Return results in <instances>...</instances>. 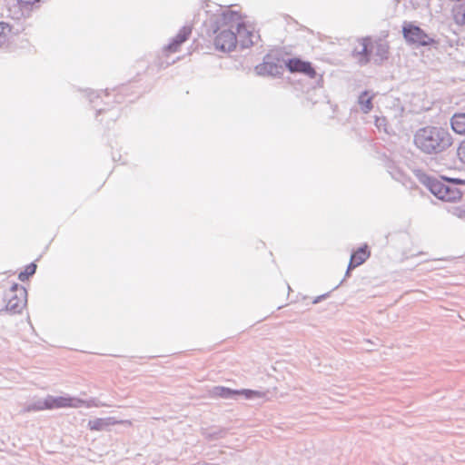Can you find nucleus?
I'll return each mask as SVG.
<instances>
[{
  "instance_id": "f257e3e1",
  "label": "nucleus",
  "mask_w": 465,
  "mask_h": 465,
  "mask_svg": "<svg viewBox=\"0 0 465 465\" xmlns=\"http://www.w3.org/2000/svg\"><path fill=\"white\" fill-rule=\"evenodd\" d=\"M204 27L206 35L213 37L215 49L223 53L233 51L243 33L254 35L245 26L241 13L232 10L231 6L221 8V13L212 15L204 22Z\"/></svg>"
},
{
  "instance_id": "39448f33",
  "label": "nucleus",
  "mask_w": 465,
  "mask_h": 465,
  "mask_svg": "<svg viewBox=\"0 0 465 465\" xmlns=\"http://www.w3.org/2000/svg\"><path fill=\"white\" fill-rule=\"evenodd\" d=\"M285 61L278 52L269 53L263 57L262 63L255 66V73L261 76H280L283 73Z\"/></svg>"
},
{
  "instance_id": "f03ea898",
  "label": "nucleus",
  "mask_w": 465,
  "mask_h": 465,
  "mask_svg": "<svg viewBox=\"0 0 465 465\" xmlns=\"http://www.w3.org/2000/svg\"><path fill=\"white\" fill-rule=\"evenodd\" d=\"M414 174L435 197L444 202H455L462 196L457 185H465V179L451 178L440 175V178L430 176L421 170H415Z\"/></svg>"
},
{
  "instance_id": "a878e982",
  "label": "nucleus",
  "mask_w": 465,
  "mask_h": 465,
  "mask_svg": "<svg viewBox=\"0 0 465 465\" xmlns=\"http://www.w3.org/2000/svg\"><path fill=\"white\" fill-rule=\"evenodd\" d=\"M359 265H356V262H354L353 260H351V258L350 259V262H349V264H348V270H353L354 268L358 267Z\"/></svg>"
},
{
  "instance_id": "4be33fe9",
  "label": "nucleus",
  "mask_w": 465,
  "mask_h": 465,
  "mask_svg": "<svg viewBox=\"0 0 465 465\" xmlns=\"http://www.w3.org/2000/svg\"><path fill=\"white\" fill-rule=\"evenodd\" d=\"M457 155L460 161L465 164V139L460 142L457 148Z\"/></svg>"
},
{
  "instance_id": "f8f14e48",
  "label": "nucleus",
  "mask_w": 465,
  "mask_h": 465,
  "mask_svg": "<svg viewBox=\"0 0 465 465\" xmlns=\"http://www.w3.org/2000/svg\"><path fill=\"white\" fill-rule=\"evenodd\" d=\"M450 123L454 133L465 135V112H457L453 114Z\"/></svg>"
},
{
  "instance_id": "f3484780",
  "label": "nucleus",
  "mask_w": 465,
  "mask_h": 465,
  "mask_svg": "<svg viewBox=\"0 0 465 465\" xmlns=\"http://www.w3.org/2000/svg\"><path fill=\"white\" fill-rule=\"evenodd\" d=\"M388 50L389 47L384 43H376L375 45H372V52L379 57L380 63L388 58Z\"/></svg>"
},
{
  "instance_id": "9b49d317",
  "label": "nucleus",
  "mask_w": 465,
  "mask_h": 465,
  "mask_svg": "<svg viewBox=\"0 0 465 465\" xmlns=\"http://www.w3.org/2000/svg\"><path fill=\"white\" fill-rule=\"evenodd\" d=\"M192 34V26L191 25H184L183 26L177 35L173 36L169 44L164 47V50L169 53H175L178 51L180 46L188 40L189 36Z\"/></svg>"
},
{
  "instance_id": "4468645a",
  "label": "nucleus",
  "mask_w": 465,
  "mask_h": 465,
  "mask_svg": "<svg viewBox=\"0 0 465 465\" xmlns=\"http://www.w3.org/2000/svg\"><path fill=\"white\" fill-rule=\"evenodd\" d=\"M371 252L367 244L359 247L351 254V260L356 262V265H361L370 257Z\"/></svg>"
},
{
  "instance_id": "412c9836",
  "label": "nucleus",
  "mask_w": 465,
  "mask_h": 465,
  "mask_svg": "<svg viewBox=\"0 0 465 465\" xmlns=\"http://www.w3.org/2000/svg\"><path fill=\"white\" fill-rule=\"evenodd\" d=\"M225 433H226V431L223 429L213 428V429H210L205 433V436H206V438H208L210 440H218V439L223 438L225 435Z\"/></svg>"
},
{
  "instance_id": "1a4fd4ad",
  "label": "nucleus",
  "mask_w": 465,
  "mask_h": 465,
  "mask_svg": "<svg viewBox=\"0 0 465 465\" xmlns=\"http://www.w3.org/2000/svg\"><path fill=\"white\" fill-rule=\"evenodd\" d=\"M211 396L214 398H222L225 400H237L240 396H243L247 400L262 397V393L259 391L242 389L233 390L223 386H214L210 391Z\"/></svg>"
},
{
  "instance_id": "b1692460",
  "label": "nucleus",
  "mask_w": 465,
  "mask_h": 465,
  "mask_svg": "<svg viewBox=\"0 0 465 465\" xmlns=\"http://www.w3.org/2000/svg\"><path fill=\"white\" fill-rule=\"evenodd\" d=\"M391 174L393 179L401 182V178L402 174H401V173L400 171H396L395 173L391 172Z\"/></svg>"
},
{
  "instance_id": "393cba45",
  "label": "nucleus",
  "mask_w": 465,
  "mask_h": 465,
  "mask_svg": "<svg viewBox=\"0 0 465 465\" xmlns=\"http://www.w3.org/2000/svg\"><path fill=\"white\" fill-rule=\"evenodd\" d=\"M328 296V293H325V294H322V295H320V296H317L312 303L316 304V303H319L320 302H322L323 299H325L326 297Z\"/></svg>"
},
{
  "instance_id": "bb28decb",
  "label": "nucleus",
  "mask_w": 465,
  "mask_h": 465,
  "mask_svg": "<svg viewBox=\"0 0 465 465\" xmlns=\"http://www.w3.org/2000/svg\"><path fill=\"white\" fill-rule=\"evenodd\" d=\"M322 82H323L322 75H320V77H319V79H318V81H317V84H318L319 86H322Z\"/></svg>"
},
{
  "instance_id": "6e6552de",
  "label": "nucleus",
  "mask_w": 465,
  "mask_h": 465,
  "mask_svg": "<svg viewBox=\"0 0 465 465\" xmlns=\"http://www.w3.org/2000/svg\"><path fill=\"white\" fill-rule=\"evenodd\" d=\"M78 91L83 94V97H84L88 101L90 105L94 109L96 110V117L99 114H101L103 113H107V112L111 113L112 120H114L118 116V114H119L118 112H113V110H111V109L99 107L101 103H104L103 97L109 98V96H110V94L108 93L107 90L96 91V90H93L90 88H86V89H78ZM109 104V102H104V104Z\"/></svg>"
},
{
  "instance_id": "a211bd4d",
  "label": "nucleus",
  "mask_w": 465,
  "mask_h": 465,
  "mask_svg": "<svg viewBox=\"0 0 465 465\" xmlns=\"http://www.w3.org/2000/svg\"><path fill=\"white\" fill-rule=\"evenodd\" d=\"M357 53L362 56L364 64L368 63L372 53V45H371L368 39H363L361 43V49Z\"/></svg>"
},
{
  "instance_id": "0eeeda50",
  "label": "nucleus",
  "mask_w": 465,
  "mask_h": 465,
  "mask_svg": "<svg viewBox=\"0 0 465 465\" xmlns=\"http://www.w3.org/2000/svg\"><path fill=\"white\" fill-rule=\"evenodd\" d=\"M402 35L408 44L417 46H431L437 44L433 37L411 22L403 23Z\"/></svg>"
},
{
  "instance_id": "423d86ee",
  "label": "nucleus",
  "mask_w": 465,
  "mask_h": 465,
  "mask_svg": "<svg viewBox=\"0 0 465 465\" xmlns=\"http://www.w3.org/2000/svg\"><path fill=\"white\" fill-rule=\"evenodd\" d=\"M5 311L11 314H17L22 312L27 302V291L18 283H14L5 294Z\"/></svg>"
},
{
  "instance_id": "2eb2a0df",
  "label": "nucleus",
  "mask_w": 465,
  "mask_h": 465,
  "mask_svg": "<svg viewBox=\"0 0 465 465\" xmlns=\"http://www.w3.org/2000/svg\"><path fill=\"white\" fill-rule=\"evenodd\" d=\"M372 99L373 96L370 95L369 91L365 90L358 97V104L361 107V110L364 114H368L371 111L373 104H372Z\"/></svg>"
},
{
  "instance_id": "7ed1b4c3",
  "label": "nucleus",
  "mask_w": 465,
  "mask_h": 465,
  "mask_svg": "<svg viewBox=\"0 0 465 465\" xmlns=\"http://www.w3.org/2000/svg\"><path fill=\"white\" fill-rule=\"evenodd\" d=\"M413 141L416 147L426 154L440 153L453 143L450 133L438 126H425L418 129Z\"/></svg>"
},
{
  "instance_id": "5701e85b",
  "label": "nucleus",
  "mask_w": 465,
  "mask_h": 465,
  "mask_svg": "<svg viewBox=\"0 0 465 465\" xmlns=\"http://www.w3.org/2000/svg\"><path fill=\"white\" fill-rule=\"evenodd\" d=\"M21 6H34L38 4L40 0H18Z\"/></svg>"
},
{
  "instance_id": "9d476101",
  "label": "nucleus",
  "mask_w": 465,
  "mask_h": 465,
  "mask_svg": "<svg viewBox=\"0 0 465 465\" xmlns=\"http://www.w3.org/2000/svg\"><path fill=\"white\" fill-rule=\"evenodd\" d=\"M285 68L290 73H299L306 75L311 79H315L318 76V74L313 66V64L309 62L302 60L299 57L289 58L284 63Z\"/></svg>"
},
{
  "instance_id": "dca6fc26",
  "label": "nucleus",
  "mask_w": 465,
  "mask_h": 465,
  "mask_svg": "<svg viewBox=\"0 0 465 465\" xmlns=\"http://www.w3.org/2000/svg\"><path fill=\"white\" fill-rule=\"evenodd\" d=\"M13 34V26L8 23L0 22V48L6 44L9 40L10 35ZM16 32H14V35H16Z\"/></svg>"
},
{
  "instance_id": "ddd939ff",
  "label": "nucleus",
  "mask_w": 465,
  "mask_h": 465,
  "mask_svg": "<svg viewBox=\"0 0 465 465\" xmlns=\"http://www.w3.org/2000/svg\"><path fill=\"white\" fill-rule=\"evenodd\" d=\"M116 423V420L112 418H96L88 421V428L91 430L102 431L107 429L109 426Z\"/></svg>"
},
{
  "instance_id": "20e7f679",
  "label": "nucleus",
  "mask_w": 465,
  "mask_h": 465,
  "mask_svg": "<svg viewBox=\"0 0 465 465\" xmlns=\"http://www.w3.org/2000/svg\"><path fill=\"white\" fill-rule=\"evenodd\" d=\"M87 408L97 406L94 400L85 401L70 395L53 396L48 395L45 399H37L24 407V412L40 411L44 410H54L60 408Z\"/></svg>"
},
{
  "instance_id": "cd10ccee",
  "label": "nucleus",
  "mask_w": 465,
  "mask_h": 465,
  "mask_svg": "<svg viewBox=\"0 0 465 465\" xmlns=\"http://www.w3.org/2000/svg\"><path fill=\"white\" fill-rule=\"evenodd\" d=\"M351 274V270H346V272H345V277H349Z\"/></svg>"
},
{
  "instance_id": "6ab92c4d",
  "label": "nucleus",
  "mask_w": 465,
  "mask_h": 465,
  "mask_svg": "<svg viewBox=\"0 0 465 465\" xmlns=\"http://www.w3.org/2000/svg\"><path fill=\"white\" fill-rule=\"evenodd\" d=\"M37 269V265L35 262L29 263L24 271H21L18 274V279L21 282H25L29 280L30 277H32Z\"/></svg>"
},
{
  "instance_id": "aec40b11",
  "label": "nucleus",
  "mask_w": 465,
  "mask_h": 465,
  "mask_svg": "<svg viewBox=\"0 0 465 465\" xmlns=\"http://www.w3.org/2000/svg\"><path fill=\"white\" fill-rule=\"evenodd\" d=\"M254 35H246L244 33L242 37L239 38V43L241 44L242 48H248L254 44H256L257 40L260 38V35L251 31Z\"/></svg>"
}]
</instances>
